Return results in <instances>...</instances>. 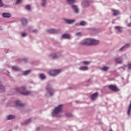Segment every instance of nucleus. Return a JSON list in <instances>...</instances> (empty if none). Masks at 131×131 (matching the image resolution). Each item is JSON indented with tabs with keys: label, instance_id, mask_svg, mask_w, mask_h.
I'll list each match as a JSON object with an SVG mask.
<instances>
[{
	"label": "nucleus",
	"instance_id": "nucleus-1",
	"mask_svg": "<svg viewBox=\"0 0 131 131\" xmlns=\"http://www.w3.org/2000/svg\"><path fill=\"white\" fill-rule=\"evenodd\" d=\"M26 90V88L23 86L21 88H15V91L17 92V93H19V94H21V95H24L25 96H28L31 94V92L30 91H25Z\"/></svg>",
	"mask_w": 131,
	"mask_h": 131
},
{
	"label": "nucleus",
	"instance_id": "nucleus-2",
	"mask_svg": "<svg viewBox=\"0 0 131 131\" xmlns=\"http://www.w3.org/2000/svg\"><path fill=\"white\" fill-rule=\"evenodd\" d=\"M63 111V104H60L58 107H56L53 113V116H56L57 117H60L59 114Z\"/></svg>",
	"mask_w": 131,
	"mask_h": 131
},
{
	"label": "nucleus",
	"instance_id": "nucleus-3",
	"mask_svg": "<svg viewBox=\"0 0 131 131\" xmlns=\"http://www.w3.org/2000/svg\"><path fill=\"white\" fill-rule=\"evenodd\" d=\"M92 38H88L82 41L80 43L83 46H92Z\"/></svg>",
	"mask_w": 131,
	"mask_h": 131
},
{
	"label": "nucleus",
	"instance_id": "nucleus-4",
	"mask_svg": "<svg viewBox=\"0 0 131 131\" xmlns=\"http://www.w3.org/2000/svg\"><path fill=\"white\" fill-rule=\"evenodd\" d=\"M46 90L48 93L50 94V96H52L53 95H54V90L52 88V86H51V85L48 84L46 87Z\"/></svg>",
	"mask_w": 131,
	"mask_h": 131
},
{
	"label": "nucleus",
	"instance_id": "nucleus-5",
	"mask_svg": "<svg viewBox=\"0 0 131 131\" xmlns=\"http://www.w3.org/2000/svg\"><path fill=\"white\" fill-rule=\"evenodd\" d=\"M61 72L60 70H54L53 71H51L49 72V74L50 75H57V74H58V73H60Z\"/></svg>",
	"mask_w": 131,
	"mask_h": 131
},
{
	"label": "nucleus",
	"instance_id": "nucleus-6",
	"mask_svg": "<svg viewBox=\"0 0 131 131\" xmlns=\"http://www.w3.org/2000/svg\"><path fill=\"white\" fill-rule=\"evenodd\" d=\"M81 5L83 8H88V7H90V2L87 0H84L82 2Z\"/></svg>",
	"mask_w": 131,
	"mask_h": 131
},
{
	"label": "nucleus",
	"instance_id": "nucleus-7",
	"mask_svg": "<svg viewBox=\"0 0 131 131\" xmlns=\"http://www.w3.org/2000/svg\"><path fill=\"white\" fill-rule=\"evenodd\" d=\"M108 88L111 91L113 92H118L119 90L117 89V87L115 85H110L108 86Z\"/></svg>",
	"mask_w": 131,
	"mask_h": 131
},
{
	"label": "nucleus",
	"instance_id": "nucleus-8",
	"mask_svg": "<svg viewBox=\"0 0 131 131\" xmlns=\"http://www.w3.org/2000/svg\"><path fill=\"white\" fill-rule=\"evenodd\" d=\"M99 43H100V41L92 39L91 46H97V45H99Z\"/></svg>",
	"mask_w": 131,
	"mask_h": 131
},
{
	"label": "nucleus",
	"instance_id": "nucleus-9",
	"mask_svg": "<svg viewBox=\"0 0 131 131\" xmlns=\"http://www.w3.org/2000/svg\"><path fill=\"white\" fill-rule=\"evenodd\" d=\"M11 14L9 13L4 12L2 14V17L4 18H11Z\"/></svg>",
	"mask_w": 131,
	"mask_h": 131
},
{
	"label": "nucleus",
	"instance_id": "nucleus-10",
	"mask_svg": "<svg viewBox=\"0 0 131 131\" xmlns=\"http://www.w3.org/2000/svg\"><path fill=\"white\" fill-rule=\"evenodd\" d=\"M72 8L76 14H78V7L76 5H72Z\"/></svg>",
	"mask_w": 131,
	"mask_h": 131
},
{
	"label": "nucleus",
	"instance_id": "nucleus-11",
	"mask_svg": "<svg viewBox=\"0 0 131 131\" xmlns=\"http://www.w3.org/2000/svg\"><path fill=\"white\" fill-rule=\"evenodd\" d=\"M48 32L49 33H58V31L56 29H52L51 30H48Z\"/></svg>",
	"mask_w": 131,
	"mask_h": 131
},
{
	"label": "nucleus",
	"instance_id": "nucleus-12",
	"mask_svg": "<svg viewBox=\"0 0 131 131\" xmlns=\"http://www.w3.org/2000/svg\"><path fill=\"white\" fill-rule=\"evenodd\" d=\"M15 106H20V107H23L24 104L23 103H21L20 101H16L15 102Z\"/></svg>",
	"mask_w": 131,
	"mask_h": 131
},
{
	"label": "nucleus",
	"instance_id": "nucleus-13",
	"mask_svg": "<svg viewBox=\"0 0 131 131\" xmlns=\"http://www.w3.org/2000/svg\"><path fill=\"white\" fill-rule=\"evenodd\" d=\"M112 12L114 16H117V15H119V11L118 10L112 9Z\"/></svg>",
	"mask_w": 131,
	"mask_h": 131
},
{
	"label": "nucleus",
	"instance_id": "nucleus-14",
	"mask_svg": "<svg viewBox=\"0 0 131 131\" xmlns=\"http://www.w3.org/2000/svg\"><path fill=\"white\" fill-rule=\"evenodd\" d=\"M67 2L69 5H73L76 3V0H67Z\"/></svg>",
	"mask_w": 131,
	"mask_h": 131
},
{
	"label": "nucleus",
	"instance_id": "nucleus-15",
	"mask_svg": "<svg viewBox=\"0 0 131 131\" xmlns=\"http://www.w3.org/2000/svg\"><path fill=\"white\" fill-rule=\"evenodd\" d=\"M66 21L67 23H68V24H72V23H74L75 21V19H66Z\"/></svg>",
	"mask_w": 131,
	"mask_h": 131
},
{
	"label": "nucleus",
	"instance_id": "nucleus-16",
	"mask_svg": "<svg viewBox=\"0 0 131 131\" xmlns=\"http://www.w3.org/2000/svg\"><path fill=\"white\" fill-rule=\"evenodd\" d=\"M5 86H3V83L0 81V92H5Z\"/></svg>",
	"mask_w": 131,
	"mask_h": 131
},
{
	"label": "nucleus",
	"instance_id": "nucleus-17",
	"mask_svg": "<svg viewBox=\"0 0 131 131\" xmlns=\"http://www.w3.org/2000/svg\"><path fill=\"white\" fill-rule=\"evenodd\" d=\"M80 70H82V71H85L86 70H88L89 68L86 66H83V67H81L79 68Z\"/></svg>",
	"mask_w": 131,
	"mask_h": 131
},
{
	"label": "nucleus",
	"instance_id": "nucleus-18",
	"mask_svg": "<svg viewBox=\"0 0 131 131\" xmlns=\"http://www.w3.org/2000/svg\"><path fill=\"white\" fill-rule=\"evenodd\" d=\"M97 97H98V94L97 93H95L92 95L91 99L92 100H96V98H97Z\"/></svg>",
	"mask_w": 131,
	"mask_h": 131
},
{
	"label": "nucleus",
	"instance_id": "nucleus-19",
	"mask_svg": "<svg viewBox=\"0 0 131 131\" xmlns=\"http://www.w3.org/2000/svg\"><path fill=\"white\" fill-rule=\"evenodd\" d=\"M115 29H117V30H118L119 32H122V28L120 27L119 26H116L115 27Z\"/></svg>",
	"mask_w": 131,
	"mask_h": 131
},
{
	"label": "nucleus",
	"instance_id": "nucleus-20",
	"mask_svg": "<svg viewBox=\"0 0 131 131\" xmlns=\"http://www.w3.org/2000/svg\"><path fill=\"white\" fill-rule=\"evenodd\" d=\"M63 38H70V35L68 34H64L62 35Z\"/></svg>",
	"mask_w": 131,
	"mask_h": 131
},
{
	"label": "nucleus",
	"instance_id": "nucleus-21",
	"mask_svg": "<svg viewBox=\"0 0 131 131\" xmlns=\"http://www.w3.org/2000/svg\"><path fill=\"white\" fill-rule=\"evenodd\" d=\"M21 22L23 25H25L26 24H27V19L26 18H23L21 19Z\"/></svg>",
	"mask_w": 131,
	"mask_h": 131
},
{
	"label": "nucleus",
	"instance_id": "nucleus-22",
	"mask_svg": "<svg viewBox=\"0 0 131 131\" xmlns=\"http://www.w3.org/2000/svg\"><path fill=\"white\" fill-rule=\"evenodd\" d=\"M30 72H31V70H28L25 71L23 74V75H28L30 74Z\"/></svg>",
	"mask_w": 131,
	"mask_h": 131
},
{
	"label": "nucleus",
	"instance_id": "nucleus-23",
	"mask_svg": "<svg viewBox=\"0 0 131 131\" xmlns=\"http://www.w3.org/2000/svg\"><path fill=\"white\" fill-rule=\"evenodd\" d=\"M116 62H117L119 64L122 63V60L120 58L116 59Z\"/></svg>",
	"mask_w": 131,
	"mask_h": 131
},
{
	"label": "nucleus",
	"instance_id": "nucleus-24",
	"mask_svg": "<svg viewBox=\"0 0 131 131\" xmlns=\"http://www.w3.org/2000/svg\"><path fill=\"white\" fill-rule=\"evenodd\" d=\"M7 118L8 120H10L11 119H14V118H15V116L13 115H9L7 116Z\"/></svg>",
	"mask_w": 131,
	"mask_h": 131
},
{
	"label": "nucleus",
	"instance_id": "nucleus-25",
	"mask_svg": "<svg viewBox=\"0 0 131 131\" xmlns=\"http://www.w3.org/2000/svg\"><path fill=\"white\" fill-rule=\"evenodd\" d=\"M13 70H14L15 71H19V70H20V68L17 67H14L13 66L12 67Z\"/></svg>",
	"mask_w": 131,
	"mask_h": 131
},
{
	"label": "nucleus",
	"instance_id": "nucleus-26",
	"mask_svg": "<svg viewBox=\"0 0 131 131\" xmlns=\"http://www.w3.org/2000/svg\"><path fill=\"white\" fill-rule=\"evenodd\" d=\"M40 77L41 79H45V78H46V76H45V74H40Z\"/></svg>",
	"mask_w": 131,
	"mask_h": 131
},
{
	"label": "nucleus",
	"instance_id": "nucleus-27",
	"mask_svg": "<svg viewBox=\"0 0 131 131\" xmlns=\"http://www.w3.org/2000/svg\"><path fill=\"white\" fill-rule=\"evenodd\" d=\"M108 69H109V68L107 67H104L102 69V70H103V71H107V70H108Z\"/></svg>",
	"mask_w": 131,
	"mask_h": 131
},
{
	"label": "nucleus",
	"instance_id": "nucleus-28",
	"mask_svg": "<svg viewBox=\"0 0 131 131\" xmlns=\"http://www.w3.org/2000/svg\"><path fill=\"white\" fill-rule=\"evenodd\" d=\"M80 25H81V26H84V25H85V21H81L80 23Z\"/></svg>",
	"mask_w": 131,
	"mask_h": 131
},
{
	"label": "nucleus",
	"instance_id": "nucleus-29",
	"mask_svg": "<svg viewBox=\"0 0 131 131\" xmlns=\"http://www.w3.org/2000/svg\"><path fill=\"white\" fill-rule=\"evenodd\" d=\"M90 63H91V62L86 61L82 62V63L84 64V65H89V64H90Z\"/></svg>",
	"mask_w": 131,
	"mask_h": 131
},
{
	"label": "nucleus",
	"instance_id": "nucleus-30",
	"mask_svg": "<svg viewBox=\"0 0 131 131\" xmlns=\"http://www.w3.org/2000/svg\"><path fill=\"white\" fill-rule=\"evenodd\" d=\"M128 47H129V44H127L125 46L121 48V49H120V51H121L122 49H124V48H128Z\"/></svg>",
	"mask_w": 131,
	"mask_h": 131
},
{
	"label": "nucleus",
	"instance_id": "nucleus-31",
	"mask_svg": "<svg viewBox=\"0 0 131 131\" xmlns=\"http://www.w3.org/2000/svg\"><path fill=\"white\" fill-rule=\"evenodd\" d=\"M4 7V3H3V0H0V7Z\"/></svg>",
	"mask_w": 131,
	"mask_h": 131
},
{
	"label": "nucleus",
	"instance_id": "nucleus-32",
	"mask_svg": "<svg viewBox=\"0 0 131 131\" xmlns=\"http://www.w3.org/2000/svg\"><path fill=\"white\" fill-rule=\"evenodd\" d=\"M76 35L77 36H81V35H82V34H81V32H78L76 34Z\"/></svg>",
	"mask_w": 131,
	"mask_h": 131
},
{
	"label": "nucleus",
	"instance_id": "nucleus-33",
	"mask_svg": "<svg viewBox=\"0 0 131 131\" xmlns=\"http://www.w3.org/2000/svg\"><path fill=\"white\" fill-rule=\"evenodd\" d=\"M31 121V119H29L27 121L25 122V124H28L29 123H30Z\"/></svg>",
	"mask_w": 131,
	"mask_h": 131
},
{
	"label": "nucleus",
	"instance_id": "nucleus-34",
	"mask_svg": "<svg viewBox=\"0 0 131 131\" xmlns=\"http://www.w3.org/2000/svg\"><path fill=\"white\" fill-rule=\"evenodd\" d=\"M21 0H17L16 5H20L21 4Z\"/></svg>",
	"mask_w": 131,
	"mask_h": 131
},
{
	"label": "nucleus",
	"instance_id": "nucleus-35",
	"mask_svg": "<svg viewBox=\"0 0 131 131\" xmlns=\"http://www.w3.org/2000/svg\"><path fill=\"white\" fill-rule=\"evenodd\" d=\"M127 67L128 70H131V63H128Z\"/></svg>",
	"mask_w": 131,
	"mask_h": 131
},
{
	"label": "nucleus",
	"instance_id": "nucleus-36",
	"mask_svg": "<svg viewBox=\"0 0 131 131\" xmlns=\"http://www.w3.org/2000/svg\"><path fill=\"white\" fill-rule=\"evenodd\" d=\"M26 8L27 10H30V5H27L26 7Z\"/></svg>",
	"mask_w": 131,
	"mask_h": 131
},
{
	"label": "nucleus",
	"instance_id": "nucleus-37",
	"mask_svg": "<svg viewBox=\"0 0 131 131\" xmlns=\"http://www.w3.org/2000/svg\"><path fill=\"white\" fill-rule=\"evenodd\" d=\"M21 35L22 36H23L24 37H25V36H26V35H27V34L25 33H21Z\"/></svg>",
	"mask_w": 131,
	"mask_h": 131
},
{
	"label": "nucleus",
	"instance_id": "nucleus-38",
	"mask_svg": "<svg viewBox=\"0 0 131 131\" xmlns=\"http://www.w3.org/2000/svg\"><path fill=\"white\" fill-rule=\"evenodd\" d=\"M57 58H58V56L57 55H56V54H55L53 56V59H57Z\"/></svg>",
	"mask_w": 131,
	"mask_h": 131
},
{
	"label": "nucleus",
	"instance_id": "nucleus-39",
	"mask_svg": "<svg viewBox=\"0 0 131 131\" xmlns=\"http://www.w3.org/2000/svg\"><path fill=\"white\" fill-rule=\"evenodd\" d=\"M42 7H45V6H46V2L42 3Z\"/></svg>",
	"mask_w": 131,
	"mask_h": 131
},
{
	"label": "nucleus",
	"instance_id": "nucleus-40",
	"mask_svg": "<svg viewBox=\"0 0 131 131\" xmlns=\"http://www.w3.org/2000/svg\"><path fill=\"white\" fill-rule=\"evenodd\" d=\"M128 26L129 27H131V23L128 25Z\"/></svg>",
	"mask_w": 131,
	"mask_h": 131
},
{
	"label": "nucleus",
	"instance_id": "nucleus-41",
	"mask_svg": "<svg viewBox=\"0 0 131 131\" xmlns=\"http://www.w3.org/2000/svg\"><path fill=\"white\" fill-rule=\"evenodd\" d=\"M33 32H37V30H34L33 31Z\"/></svg>",
	"mask_w": 131,
	"mask_h": 131
},
{
	"label": "nucleus",
	"instance_id": "nucleus-42",
	"mask_svg": "<svg viewBox=\"0 0 131 131\" xmlns=\"http://www.w3.org/2000/svg\"><path fill=\"white\" fill-rule=\"evenodd\" d=\"M9 131H12V130H9Z\"/></svg>",
	"mask_w": 131,
	"mask_h": 131
},
{
	"label": "nucleus",
	"instance_id": "nucleus-43",
	"mask_svg": "<svg viewBox=\"0 0 131 131\" xmlns=\"http://www.w3.org/2000/svg\"><path fill=\"white\" fill-rule=\"evenodd\" d=\"M123 69H124V68H122Z\"/></svg>",
	"mask_w": 131,
	"mask_h": 131
},
{
	"label": "nucleus",
	"instance_id": "nucleus-44",
	"mask_svg": "<svg viewBox=\"0 0 131 131\" xmlns=\"http://www.w3.org/2000/svg\"><path fill=\"white\" fill-rule=\"evenodd\" d=\"M119 1H120V0H119Z\"/></svg>",
	"mask_w": 131,
	"mask_h": 131
}]
</instances>
